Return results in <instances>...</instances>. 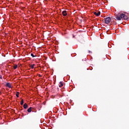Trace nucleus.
<instances>
[{
	"instance_id": "f03ea898",
	"label": "nucleus",
	"mask_w": 129,
	"mask_h": 129,
	"mask_svg": "<svg viewBox=\"0 0 129 129\" xmlns=\"http://www.w3.org/2000/svg\"><path fill=\"white\" fill-rule=\"evenodd\" d=\"M104 20L105 24H107L108 25V24H109V23H110L111 21V18H110V17H108L105 18Z\"/></svg>"
},
{
	"instance_id": "0eeeda50",
	"label": "nucleus",
	"mask_w": 129,
	"mask_h": 129,
	"mask_svg": "<svg viewBox=\"0 0 129 129\" xmlns=\"http://www.w3.org/2000/svg\"><path fill=\"white\" fill-rule=\"evenodd\" d=\"M28 112H31L32 111V107H29L27 110Z\"/></svg>"
},
{
	"instance_id": "423d86ee",
	"label": "nucleus",
	"mask_w": 129,
	"mask_h": 129,
	"mask_svg": "<svg viewBox=\"0 0 129 129\" xmlns=\"http://www.w3.org/2000/svg\"><path fill=\"white\" fill-rule=\"evenodd\" d=\"M23 107L25 108V109H27V108H28V104H27V103H25L23 105Z\"/></svg>"
},
{
	"instance_id": "20e7f679",
	"label": "nucleus",
	"mask_w": 129,
	"mask_h": 129,
	"mask_svg": "<svg viewBox=\"0 0 129 129\" xmlns=\"http://www.w3.org/2000/svg\"><path fill=\"white\" fill-rule=\"evenodd\" d=\"M62 15L64 16V17H66V16H67V11H63L62 12Z\"/></svg>"
},
{
	"instance_id": "4468645a",
	"label": "nucleus",
	"mask_w": 129,
	"mask_h": 129,
	"mask_svg": "<svg viewBox=\"0 0 129 129\" xmlns=\"http://www.w3.org/2000/svg\"><path fill=\"white\" fill-rule=\"evenodd\" d=\"M55 87V88H56L57 91H59V88H58V87Z\"/></svg>"
},
{
	"instance_id": "f257e3e1",
	"label": "nucleus",
	"mask_w": 129,
	"mask_h": 129,
	"mask_svg": "<svg viewBox=\"0 0 129 129\" xmlns=\"http://www.w3.org/2000/svg\"><path fill=\"white\" fill-rule=\"evenodd\" d=\"M115 18L117 21H120L121 19H124V20H127V16L124 14H121L120 15H116Z\"/></svg>"
},
{
	"instance_id": "7ed1b4c3",
	"label": "nucleus",
	"mask_w": 129,
	"mask_h": 129,
	"mask_svg": "<svg viewBox=\"0 0 129 129\" xmlns=\"http://www.w3.org/2000/svg\"><path fill=\"white\" fill-rule=\"evenodd\" d=\"M94 14L95 15V16L98 17L99 16H100V11H98L97 12H94Z\"/></svg>"
},
{
	"instance_id": "39448f33",
	"label": "nucleus",
	"mask_w": 129,
	"mask_h": 129,
	"mask_svg": "<svg viewBox=\"0 0 129 129\" xmlns=\"http://www.w3.org/2000/svg\"><path fill=\"white\" fill-rule=\"evenodd\" d=\"M6 86L7 87H9V88H12V85H11V83H7L6 84Z\"/></svg>"
},
{
	"instance_id": "f3484780",
	"label": "nucleus",
	"mask_w": 129,
	"mask_h": 129,
	"mask_svg": "<svg viewBox=\"0 0 129 129\" xmlns=\"http://www.w3.org/2000/svg\"><path fill=\"white\" fill-rule=\"evenodd\" d=\"M2 94V92L0 91V95Z\"/></svg>"
},
{
	"instance_id": "2eb2a0df",
	"label": "nucleus",
	"mask_w": 129,
	"mask_h": 129,
	"mask_svg": "<svg viewBox=\"0 0 129 129\" xmlns=\"http://www.w3.org/2000/svg\"><path fill=\"white\" fill-rule=\"evenodd\" d=\"M39 77H42V75H39Z\"/></svg>"
},
{
	"instance_id": "6e6552de",
	"label": "nucleus",
	"mask_w": 129,
	"mask_h": 129,
	"mask_svg": "<svg viewBox=\"0 0 129 129\" xmlns=\"http://www.w3.org/2000/svg\"><path fill=\"white\" fill-rule=\"evenodd\" d=\"M59 84H60V85H59V87H62V86H63V85H64V84H63V83H62V82H60Z\"/></svg>"
},
{
	"instance_id": "1a4fd4ad",
	"label": "nucleus",
	"mask_w": 129,
	"mask_h": 129,
	"mask_svg": "<svg viewBox=\"0 0 129 129\" xmlns=\"http://www.w3.org/2000/svg\"><path fill=\"white\" fill-rule=\"evenodd\" d=\"M13 68H14V69H15V70L17 69V68H18V65H17V64L14 65V66H13Z\"/></svg>"
},
{
	"instance_id": "9b49d317",
	"label": "nucleus",
	"mask_w": 129,
	"mask_h": 129,
	"mask_svg": "<svg viewBox=\"0 0 129 129\" xmlns=\"http://www.w3.org/2000/svg\"><path fill=\"white\" fill-rule=\"evenodd\" d=\"M35 66V64L30 66V68L31 69H34V67Z\"/></svg>"
},
{
	"instance_id": "ddd939ff",
	"label": "nucleus",
	"mask_w": 129,
	"mask_h": 129,
	"mask_svg": "<svg viewBox=\"0 0 129 129\" xmlns=\"http://www.w3.org/2000/svg\"><path fill=\"white\" fill-rule=\"evenodd\" d=\"M31 56H32V57H33V58H34V57H36L37 56H36V55H34V54H33V53H31Z\"/></svg>"
},
{
	"instance_id": "a211bd4d",
	"label": "nucleus",
	"mask_w": 129,
	"mask_h": 129,
	"mask_svg": "<svg viewBox=\"0 0 129 129\" xmlns=\"http://www.w3.org/2000/svg\"><path fill=\"white\" fill-rule=\"evenodd\" d=\"M89 52H90V51H89Z\"/></svg>"
},
{
	"instance_id": "9d476101",
	"label": "nucleus",
	"mask_w": 129,
	"mask_h": 129,
	"mask_svg": "<svg viewBox=\"0 0 129 129\" xmlns=\"http://www.w3.org/2000/svg\"><path fill=\"white\" fill-rule=\"evenodd\" d=\"M21 105H23L24 104V99H22L20 103Z\"/></svg>"
},
{
	"instance_id": "dca6fc26",
	"label": "nucleus",
	"mask_w": 129,
	"mask_h": 129,
	"mask_svg": "<svg viewBox=\"0 0 129 129\" xmlns=\"http://www.w3.org/2000/svg\"><path fill=\"white\" fill-rule=\"evenodd\" d=\"M1 79H3V77H0Z\"/></svg>"
},
{
	"instance_id": "f8f14e48",
	"label": "nucleus",
	"mask_w": 129,
	"mask_h": 129,
	"mask_svg": "<svg viewBox=\"0 0 129 129\" xmlns=\"http://www.w3.org/2000/svg\"><path fill=\"white\" fill-rule=\"evenodd\" d=\"M20 95V92H17L16 93V96L17 97H19V95Z\"/></svg>"
}]
</instances>
